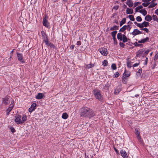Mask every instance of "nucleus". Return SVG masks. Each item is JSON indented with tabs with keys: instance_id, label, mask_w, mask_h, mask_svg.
Returning a JSON list of instances; mask_svg holds the SVG:
<instances>
[{
	"instance_id": "59",
	"label": "nucleus",
	"mask_w": 158,
	"mask_h": 158,
	"mask_svg": "<svg viewBox=\"0 0 158 158\" xmlns=\"http://www.w3.org/2000/svg\"><path fill=\"white\" fill-rule=\"evenodd\" d=\"M140 2H135L134 4V7H136V6H137L139 4H140Z\"/></svg>"
},
{
	"instance_id": "52",
	"label": "nucleus",
	"mask_w": 158,
	"mask_h": 158,
	"mask_svg": "<svg viewBox=\"0 0 158 158\" xmlns=\"http://www.w3.org/2000/svg\"><path fill=\"white\" fill-rule=\"evenodd\" d=\"M134 23L138 27H141V24H140L141 23H138L136 22H135Z\"/></svg>"
},
{
	"instance_id": "57",
	"label": "nucleus",
	"mask_w": 158,
	"mask_h": 158,
	"mask_svg": "<svg viewBox=\"0 0 158 158\" xmlns=\"http://www.w3.org/2000/svg\"><path fill=\"white\" fill-rule=\"evenodd\" d=\"M81 41H79L77 42V45L78 46H80L81 45Z\"/></svg>"
},
{
	"instance_id": "34",
	"label": "nucleus",
	"mask_w": 158,
	"mask_h": 158,
	"mask_svg": "<svg viewBox=\"0 0 158 158\" xmlns=\"http://www.w3.org/2000/svg\"><path fill=\"white\" fill-rule=\"evenodd\" d=\"M118 26H116V25H114L113 27H112L110 28V30L111 31H114L115 29L118 30Z\"/></svg>"
},
{
	"instance_id": "29",
	"label": "nucleus",
	"mask_w": 158,
	"mask_h": 158,
	"mask_svg": "<svg viewBox=\"0 0 158 158\" xmlns=\"http://www.w3.org/2000/svg\"><path fill=\"white\" fill-rule=\"evenodd\" d=\"M62 117L63 118L65 119L68 117V115L66 113H64L62 114Z\"/></svg>"
},
{
	"instance_id": "43",
	"label": "nucleus",
	"mask_w": 158,
	"mask_h": 158,
	"mask_svg": "<svg viewBox=\"0 0 158 158\" xmlns=\"http://www.w3.org/2000/svg\"><path fill=\"white\" fill-rule=\"evenodd\" d=\"M119 76V73L118 72H117L115 73L114 76L113 77L114 78H117Z\"/></svg>"
},
{
	"instance_id": "28",
	"label": "nucleus",
	"mask_w": 158,
	"mask_h": 158,
	"mask_svg": "<svg viewBox=\"0 0 158 158\" xmlns=\"http://www.w3.org/2000/svg\"><path fill=\"white\" fill-rule=\"evenodd\" d=\"M126 18H124L123 19L122 21H120V27L126 23Z\"/></svg>"
},
{
	"instance_id": "11",
	"label": "nucleus",
	"mask_w": 158,
	"mask_h": 158,
	"mask_svg": "<svg viewBox=\"0 0 158 158\" xmlns=\"http://www.w3.org/2000/svg\"><path fill=\"white\" fill-rule=\"evenodd\" d=\"M130 72L128 71H127L125 69L124 73H123V77H127L130 76Z\"/></svg>"
},
{
	"instance_id": "64",
	"label": "nucleus",
	"mask_w": 158,
	"mask_h": 158,
	"mask_svg": "<svg viewBox=\"0 0 158 158\" xmlns=\"http://www.w3.org/2000/svg\"><path fill=\"white\" fill-rule=\"evenodd\" d=\"M155 13L158 15V9L156 10L155 12Z\"/></svg>"
},
{
	"instance_id": "46",
	"label": "nucleus",
	"mask_w": 158,
	"mask_h": 158,
	"mask_svg": "<svg viewBox=\"0 0 158 158\" xmlns=\"http://www.w3.org/2000/svg\"><path fill=\"white\" fill-rule=\"evenodd\" d=\"M117 33V31H115L112 32H111V35L112 36H116V34Z\"/></svg>"
},
{
	"instance_id": "62",
	"label": "nucleus",
	"mask_w": 158,
	"mask_h": 158,
	"mask_svg": "<svg viewBox=\"0 0 158 158\" xmlns=\"http://www.w3.org/2000/svg\"><path fill=\"white\" fill-rule=\"evenodd\" d=\"M149 52V50H147L144 53L145 55H147Z\"/></svg>"
},
{
	"instance_id": "26",
	"label": "nucleus",
	"mask_w": 158,
	"mask_h": 158,
	"mask_svg": "<svg viewBox=\"0 0 158 158\" xmlns=\"http://www.w3.org/2000/svg\"><path fill=\"white\" fill-rule=\"evenodd\" d=\"M45 44L48 46H49L50 48H55V45L52 43H50L49 41H48L47 44Z\"/></svg>"
},
{
	"instance_id": "24",
	"label": "nucleus",
	"mask_w": 158,
	"mask_h": 158,
	"mask_svg": "<svg viewBox=\"0 0 158 158\" xmlns=\"http://www.w3.org/2000/svg\"><path fill=\"white\" fill-rule=\"evenodd\" d=\"M139 12L142 14L144 16H145L147 14V12L145 9H142L139 10Z\"/></svg>"
},
{
	"instance_id": "37",
	"label": "nucleus",
	"mask_w": 158,
	"mask_h": 158,
	"mask_svg": "<svg viewBox=\"0 0 158 158\" xmlns=\"http://www.w3.org/2000/svg\"><path fill=\"white\" fill-rule=\"evenodd\" d=\"M152 17L153 21H156V22H158V18L156 15H153L152 16Z\"/></svg>"
},
{
	"instance_id": "40",
	"label": "nucleus",
	"mask_w": 158,
	"mask_h": 158,
	"mask_svg": "<svg viewBox=\"0 0 158 158\" xmlns=\"http://www.w3.org/2000/svg\"><path fill=\"white\" fill-rule=\"evenodd\" d=\"M111 68L113 70H116L117 67L115 64H112L111 65Z\"/></svg>"
},
{
	"instance_id": "45",
	"label": "nucleus",
	"mask_w": 158,
	"mask_h": 158,
	"mask_svg": "<svg viewBox=\"0 0 158 158\" xmlns=\"http://www.w3.org/2000/svg\"><path fill=\"white\" fill-rule=\"evenodd\" d=\"M119 45L120 47H122L123 48H124V47L125 46V44L122 42L119 43Z\"/></svg>"
},
{
	"instance_id": "22",
	"label": "nucleus",
	"mask_w": 158,
	"mask_h": 158,
	"mask_svg": "<svg viewBox=\"0 0 158 158\" xmlns=\"http://www.w3.org/2000/svg\"><path fill=\"white\" fill-rule=\"evenodd\" d=\"M123 35L121 33H118L117 34V38L118 40H119L120 41H122L123 38Z\"/></svg>"
},
{
	"instance_id": "21",
	"label": "nucleus",
	"mask_w": 158,
	"mask_h": 158,
	"mask_svg": "<svg viewBox=\"0 0 158 158\" xmlns=\"http://www.w3.org/2000/svg\"><path fill=\"white\" fill-rule=\"evenodd\" d=\"M43 98V94L41 93H38L37 95L36 96V98L37 99H40Z\"/></svg>"
},
{
	"instance_id": "1",
	"label": "nucleus",
	"mask_w": 158,
	"mask_h": 158,
	"mask_svg": "<svg viewBox=\"0 0 158 158\" xmlns=\"http://www.w3.org/2000/svg\"><path fill=\"white\" fill-rule=\"evenodd\" d=\"M96 112L94 111L92 109L85 106L80 109V115L81 117H84L90 118L96 116Z\"/></svg>"
},
{
	"instance_id": "51",
	"label": "nucleus",
	"mask_w": 158,
	"mask_h": 158,
	"mask_svg": "<svg viewBox=\"0 0 158 158\" xmlns=\"http://www.w3.org/2000/svg\"><path fill=\"white\" fill-rule=\"evenodd\" d=\"M10 129L12 133H14L15 131V129L12 127L10 128Z\"/></svg>"
},
{
	"instance_id": "36",
	"label": "nucleus",
	"mask_w": 158,
	"mask_h": 158,
	"mask_svg": "<svg viewBox=\"0 0 158 158\" xmlns=\"http://www.w3.org/2000/svg\"><path fill=\"white\" fill-rule=\"evenodd\" d=\"M102 65L104 66H106L107 65L108 62L107 60H104L102 62Z\"/></svg>"
},
{
	"instance_id": "54",
	"label": "nucleus",
	"mask_w": 158,
	"mask_h": 158,
	"mask_svg": "<svg viewBox=\"0 0 158 158\" xmlns=\"http://www.w3.org/2000/svg\"><path fill=\"white\" fill-rule=\"evenodd\" d=\"M12 107H9L6 110V111H8L9 112H10L12 110Z\"/></svg>"
},
{
	"instance_id": "13",
	"label": "nucleus",
	"mask_w": 158,
	"mask_h": 158,
	"mask_svg": "<svg viewBox=\"0 0 158 158\" xmlns=\"http://www.w3.org/2000/svg\"><path fill=\"white\" fill-rule=\"evenodd\" d=\"M136 137L140 143L143 145H144V142L140 135H138Z\"/></svg>"
},
{
	"instance_id": "47",
	"label": "nucleus",
	"mask_w": 158,
	"mask_h": 158,
	"mask_svg": "<svg viewBox=\"0 0 158 158\" xmlns=\"http://www.w3.org/2000/svg\"><path fill=\"white\" fill-rule=\"evenodd\" d=\"M158 58V52H157V53L155 55V56L154 57V60L156 61L157 60V59Z\"/></svg>"
},
{
	"instance_id": "27",
	"label": "nucleus",
	"mask_w": 158,
	"mask_h": 158,
	"mask_svg": "<svg viewBox=\"0 0 158 158\" xmlns=\"http://www.w3.org/2000/svg\"><path fill=\"white\" fill-rule=\"evenodd\" d=\"M127 29V25H125L120 29L119 31L123 32L124 31H125Z\"/></svg>"
},
{
	"instance_id": "38",
	"label": "nucleus",
	"mask_w": 158,
	"mask_h": 158,
	"mask_svg": "<svg viewBox=\"0 0 158 158\" xmlns=\"http://www.w3.org/2000/svg\"><path fill=\"white\" fill-rule=\"evenodd\" d=\"M128 16L130 20L132 21H135V19L134 18V16L133 15H130Z\"/></svg>"
},
{
	"instance_id": "44",
	"label": "nucleus",
	"mask_w": 158,
	"mask_h": 158,
	"mask_svg": "<svg viewBox=\"0 0 158 158\" xmlns=\"http://www.w3.org/2000/svg\"><path fill=\"white\" fill-rule=\"evenodd\" d=\"M136 19L138 22H141L142 20V19L140 16H138L137 17Z\"/></svg>"
},
{
	"instance_id": "42",
	"label": "nucleus",
	"mask_w": 158,
	"mask_h": 158,
	"mask_svg": "<svg viewBox=\"0 0 158 158\" xmlns=\"http://www.w3.org/2000/svg\"><path fill=\"white\" fill-rule=\"evenodd\" d=\"M36 104V103H33L31 105V107L32 109H34V110L35 109Z\"/></svg>"
},
{
	"instance_id": "33",
	"label": "nucleus",
	"mask_w": 158,
	"mask_h": 158,
	"mask_svg": "<svg viewBox=\"0 0 158 158\" xmlns=\"http://www.w3.org/2000/svg\"><path fill=\"white\" fill-rule=\"evenodd\" d=\"M134 45H135V46L136 47H142L143 45V44L139 43H137V42H135L134 43Z\"/></svg>"
},
{
	"instance_id": "19",
	"label": "nucleus",
	"mask_w": 158,
	"mask_h": 158,
	"mask_svg": "<svg viewBox=\"0 0 158 158\" xmlns=\"http://www.w3.org/2000/svg\"><path fill=\"white\" fill-rule=\"evenodd\" d=\"M126 13L127 14H132L133 13V10L132 8H127L126 10Z\"/></svg>"
},
{
	"instance_id": "63",
	"label": "nucleus",
	"mask_w": 158,
	"mask_h": 158,
	"mask_svg": "<svg viewBox=\"0 0 158 158\" xmlns=\"http://www.w3.org/2000/svg\"><path fill=\"white\" fill-rule=\"evenodd\" d=\"M143 2H149L151 1V0H142Z\"/></svg>"
},
{
	"instance_id": "50",
	"label": "nucleus",
	"mask_w": 158,
	"mask_h": 158,
	"mask_svg": "<svg viewBox=\"0 0 158 158\" xmlns=\"http://www.w3.org/2000/svg\"><path fill=\"white\" fill-rule=\"evenodd\" d=\"M148 57H146V59L145 60V62L143 63V64L144 65H146L147 64H148Z\"/></svg>"
},
{
	"instance_id": "48",
	"label": "nucleus",
	"mask_w": 158,
	"mask_h": 158,
	"mask_svg": "<svg viewBox=\"0 0 158 158\" xmlns=\"http://www.w3.org/2000/svg\"><path fill=\"white\" fill-rule=\"evenodd\" d=\"M142 69H139L137 73L140 76L142 73Z\"/></svg>"
},
{
	"instance_id": "10",
	"label": "nucleus",
	"mask_w": 158,
	"mask_h": 158,
	"mask_svg": "<svg viewBox=\"0 0 158 158\" xmlns=\"http://www.w3.org/2000/svg\"><path fill=\"white\" fill-rule=\"evenodd\" d=\"M121 156L124 158H128V156L126 152L123 150H122L120 152Z\"/></svg>"
},
{
	"instance_id": "14",
	"label": "nucleus",
	"mask_w": 158,
	"mask_h": 158,
	"mask_svg": "<svg viewBox=\"0 0 158 158\" xmlns=\"http://www.w3.org/2000/svg\"><path fill=\"white\" fill-rule=\"evenodd\" d=\"M136 137L140 143L143 145H144V142L140 135H138Z\"/></svg>"
},
{
	"instance_id": "16",
	"label": "nucleus",
	"mask_w": 158,
	"mask_h": 158,
	"mask_svg": "<svg viewBox=\"0 0 158 158\" xmlns=\"http://www.w3.org/2000/svg\"><path fill=\"white\" fill-rule=\"evenodd\" d=\"M9 98L6 97L5 98H3V102L6 105H7L9 103Z\"/></svg>"
},
{
	"instance_id": "35",
	"label": "nucleus",
	"mask_w": 158,
	"mask_h": 158,
	"mask_svg": "<svg viewBox=\"0 0 158 158\" xmlns=\"http://www.w3.org/2000/svg\"><path fill=\"white\" fill-rule=\"evenodd\" d=\"M157 4V3H155L154 2H152V3L148 6V8H151L154 7Z\"/></svg>"
},
{
	"instance_id": "12",
	"label": "nucleus",
	"mask_w": 158,
	"mask_h": 158,
	"mask_svg": "<svg viewBox=\"0 0 158 158\" xmlns=\"http://www.w3.org/2000/svg\"><path fill=\"white\" fill-rule=\"evenodd\" d=\"M136 137L140 143L143 145H144V142L140 135H138Z\"/></svg>"
},
{
	"instance_id": "41",
	"label": "nucleus",
	"mask_w": 158,
	"mask_h": 158,
	"mask_svg": "<svg viewBox=\"0 0 158 158\" xmlns=\"http://www.w3.org/2000/svg\"><path fill=\"white\" fill-rule=\"evenodd\" d=\"M143 8V7L142 6L140 5L139 6H138L135 8V11L136 12H138V10L141 9H142Z\"/></svg>"
},
{
	"instance_id": "39",
	"label": "nucleus",
	"mask_w": 158,
	"mask_h": 158,
	"mask_svg": "<svg viewBox=\"0 0 158 158\" xmlns=\"http://www.w3.org/2000/svg\"><path fill=\"white\" fill-rule=\"evenodd\" d=\"M122 81L123 83L126 84L127 83V80L126 77H122Z\"/></svg>"
},
{
	"instance_id": "58",
	"label": "nucleus",
	"mask_w": 158,
	"mask_h": 158,
	"mask_svg": "<svg viewBox=\"0 0 158 158\" xmlns=\"http://www.w3.org/2000/svg\"><path fill=\"white\" fill-rule=\"evenodd\" d=\"M34 110V109H32L31 107L29 109V112L31 113Z\"/></svg>"
},
{
	"instance_id": "23",
	"label": "nucleus",
	"mask_w": 158,
	"mask_h": 158,
	"mask_svg": "<svg viewBox=\"0 0 158 158\" xmlns=\"http://www.w3.org/2000/svg\"><path fill=\"white\" fill-rule=\"evenodd\" d=\"M128 39L125 35L123 34V38L122 39V40H123V43H125L127 41Z\"/></svg>"
},
{
	"instance_id": "2",
	"label": "nucleus",
	"mask_w": 158,
	"mask_h": 158,
	"mask_svg": "<svg viewBox=\"0 0 158 158\" xmlns=\"http://www.w3.org/2000/svg\"><path fill=\"white\" fill-rule=\"evenodd\" d=\"M94 94L96 98L99 101L102 100V96L101 95L100 90L98 89H95L93 90Z\"/></svg>"
},
{
	"instance_id": "53",
	"label": "nucleus",
	"mask_w": 158,
	"mask_h": 158,
	"mask_svg": "<svg viewBox=\"0 0 158 158\" xmlns=\"http://www.w3.org/2000/svg\"><path fill=\"white\" fill-rule=\"evenodd\" d=\"M142 30L145 31L147 33H148L149 32V30L147 28H144L143 29H142Z\"/></svg>"
},
{
	"instance_id": "56",
	"label": "nucleus",
	"mask_w": 158,
	"mask_h": 158,
	"mask_svg": "<svg viewBox=\"0 0 158 158\" xmlns=\"http://www.w3.org/2000/svg\"><path fill=\"white\" fill-rule=\"evenodd\" d=\"M114 149L115 150L116 153L117 154H119V151L118 150H117L115 147H114Z\"/></svg>"
},
{
	"instance_id": "4",
	"label": "nucleus",
	"mask_w": 158,
	"mask_h": 158,
	"mask_svg": "<svg viewBox=\"0 0 158 158\" xmlns=\"http://www.w3.org/2000/svg\"><path fill=\"white\" fill-rule=\"evenodd\" d=\"M98 51L103 56H106L108 54L107 50L105 48H101L98 49Z\"/></svg>"
},
{
	"instance_id": "31",
	"label": "nucleus",
	"mask_w": 158,
	"mask_h": 158,
	"mask_svg": "<svg viewBox=\"0 0 158 158\" xmlns=\"http://www.w3.org/2000/svg\"><path fill=\"white\" fill-rule=\"evenodd\" d=\"M22 118L21 122L22 123L27 120V116L25 115L24 114L23 115Z\"/></svg>"
},
{
	"instance_id": "20",
	"label": "nucleus",
	"mask_w": 158,
	"mask_h": 158,
	"mask_svg": "<svg viewBox=\"0 0 158 158\" xmlns=\"http://www.w3.org/2000/svg\"><path fill=\"white\" fill-rule=\"evenodd\" d=\"M140 132L139 131V128H136L135 130V133L136 136L140 135Z\"/></svg>"
},
{
	"instance_id": "49",
	"label": "nucleus",
	"mask_w": 158,
	"mask_h": 158,
	"mask_svg": "<svg viewBox=\"0 0 158 158\" xmlns=\"http://www.w3.org/2000/svg\"><path fill=\"white\" fill-rule=\"evenodd\" d=\"M150 2H147V3L145 2H143L142 3V5L144 6L145 7L147 6H148V5L150 4Z\"/></svg>"
},
{
	"instance_id": "8",
	"label": "nucleus",
	"mask_w": 158,
	"mask_h": 158,
	"mask_svg": "<svg viewBox=\"0 0 158 158\" xmlns=\"http://www.w3.org/2000/svg\"><path fill=\"white\" fill-rule=\"evenodd\" d=\"M142 33V32L139 30L138 29H135L131 33V34L134 36H135L141 34Z\"/></svg>"
},
{
	"instance_id": "18",
	"label": "nucleus",
	"mask_w": 158,
	"mask_h": 158,
	"mask_svg": "<svg viewBox=\"0 0 158 158\" xmlns=\"http://www.w3.org/2000/svg\"><path fill=\"white\" fill-rule=\"evenodd\" d=\"M143 52L142 50L138 51L136 52V57H139L141 56V55L142 54Z\"/></svg>"
},
{
	"instance_id": "60",
	"label": "nucleus",
	"mask_w": 158,
	"mask_h": 158,
	"mask_svg": "<svg viewBox=\"0 0 158 158\" xmlns=\"http://www.w3.org/2000/svg\"><path fill=\"white\" fill-rule=\"evenodd\" d=\"M75 46L73 45H71L70 47V48L71 49L73 50Z\"/></svg>"
},
{
	"instance_id": "9",
	"label": "nucleus",
	"mask_w": 158,
	"mask_h": 158,
	"mask_svg": "<svg viewBox=\"0 0 158 158\" xmlns=\"http://www.w3.org/2000/svg\"><path fill=\"white\" fill-rule=\"evenodd\" d=\"M150 41L149 38L148 37L142 39L141 40H139L138 43L139 44L144 43Z\"/></svg>"
},
{
	"instance_id": "7",
	"label": "nucleus",
	"mask_w": 158,
	"mask_h": 158,
	"mask_svg": "<svg viewBox=\"0 0 158 158\" xmlns=\"http://www.w3.org/2000/svg\"><path fill=\"white\" fill-rule=\"evenodd\" d=\"M50 24L48 20L46 19V17L43 19V25L48 28H50Z\"/></svg>"
},
{
	"instance_id": "55",
	"label": "nucleus",
	"mask_w": 158,
	"mask_h": 158,
	"mask_svg": "<svg viewBox=\"0 0 158 158\" xmlns=\"http://www.w3.org/2000/svg\"><path fill=\"white\" fill-rule=\"evenodd\" d=\"M140 63L139 62L138 63H136L134 64L133 65V67H135L136 66H137L138 65H139V64Z\"/></svg>"
},
{
	"instance_id": "17",
	"label": "nucleus",
	"mask_w": 158,
	"mask_h": 158,
	"mask_svg": "<svg viewBox=\"0 0 158 158\" xmlns=\"http://www.w3.org/2000/svg\"><path fill=\"white\" fill-rule=\"evenodd\" d=\"M152 18L151 16L148 15L145 17V20L147 21L150 22L152 20Z\"/></svg>"
},
{
	"instance_id": "30",
	"label": "nucleus",
	"mask_w": 158,
	"mask_h": 158,
	"mask_svg": "<svg viewBox=\"0 0 158 158\" xmlns=\"http://www.w3.org/2000/svg\"><path fill=\"white\" fill-rule=\"evenodd\" d=\"M94 66L93 64H88L86 65L85 68L87 69H89Z\"/></svg>"
},
{
	"instance_id": "5",
	"label": "nucleus",
	"mask_w": 158,
	"mask_h": 158,
	"mask_svg": "<svg viewBox=\"0 0 158 158\" xmlns=\"http://www.w3.org/2000/svg\"><path fill=\"white\" fill-rule=\"evenodd\" d=\"M15 121L17 124H19L22 123L21 119V117L19 114H17L15 116Z\"/></svg>"
},
{
	"instance_id": "32",
	"label": "nucleus",
	"mask_w": 158,
	"mask_h": 158,
	"mask_svg": "<svg viewBox=\"0 0 158 158\" xmlns=\"http://www.w3.org/2000/svg\"><path fill=\"white\" fill-rule=\"evenodd\" d=\"M141 24H142L143 26L145 27H147L149 25V23L146 21H144Z\"/></svg>"
},
{
	"instance_id": "15",
	"label": "nucleus",
	"mask_w": 158,
	"mask_h": 158,
	"mask_svg": "<svg viewBox=\"0 0 158 158\" xmlns=\"http://www.w3.org/2000/svg\"><path fill=\"white\" fill-rule=\"evenodd\" d=\"M126 3L130 7H131L133 5V3L131 0H127Z\"/></svg>"
},
{
	"instance_id": "25",
	"label": "nucleus",
	"mask_w": 158,
	"mask_h": 158,
	"mask_svg": "<svg viewBox=\"0 0 158 158\" xmlns=\"http://www.w3.org/2000/svg\"><path fill=\"white\" fill-rule=\"evenodd\" d=\"M127 67L128 68H130L131 67V62L128 60V59L127 60Z\"/></svg>"
},
{
	"instance_id": "6",
	"label": "nucleus",
	"mask_w": 158,
	"mask_h": 158,
	"mask_svg": "<svg viewBox=\"0 0 158 158\" xmlns=\"http://www.w3.org/2000/svg\"><path fill=\"white\" fill-rule=\"evenodd\" d=\"M17 56L18 60L22 63H24L25 61L23 59V56L22 54L17 52Z\"/></svg>"
},
{
	"instance_id": "3",
	"label": "nucleus",
	"mask_w": 158,
	"mask_h": 158,
	"mask_svg": "<svg viewBox=\"0 0 158 158\" xmlns=\"http://www.w3.org/2000/svg\"><path fill=\"white\" fill-rule=\"evenodd\" d=\"M41 34L42 35L43 41L44 42L45 44H47L48 41H49V39L47 35L44 31H41Z\"/></svg>"
},
{
	"instance_id": "61",
	"label": "nucleus",
	"mask_w": 158,
	"mask_h": 158,
	"mask_svg": "<svg viewBox=\"0 0 158 158\" xmlns=\"http://www.w3.org/2000/svg\"><path fill=\"white\" fill-rule=\"evenodd\" d=\"M14 51V49H13L10 52V58L11 57V56H12V55H13V53Z\"/></svg>"
}]
</instances>
